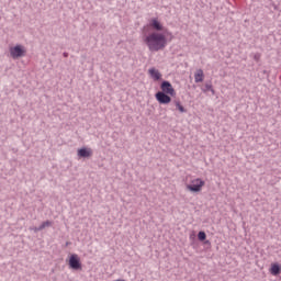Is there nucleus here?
Instances as JSON below:
<instances>
[{
	"label": "nucleus",
	"instance_id": "6e6552de",
	"mask_svg": "<svg viewBox=\"0 0 281 281\" xmlns=\"http://www.w3.org/2000/svg\"><path fill=\"white\" fill-rule=\"evenodd\" d=\"M91 155H93V150L91 148H87V147H82L80 149H78V157H91Z\"/></svg>",
	"mask_w": 281,
	"mask_h": 281
},
{
	"label": "nucleus",
	"instance_id": "0eeeda50",
	"mask_svg": "<svg viewBox=\"0 0 281 281\" xmlns=\"http://www.w3.org/2000/svg\"><path fill=\"white\" fill-rule=\"evenodd\" d=\"M149 25L156 32H164V24L157 18L151 19Z\"/></svg>",
	"mask_w": 281,
	"mask_h": 281
},
{
	"label": "nucleus",
	"instance_id": "2eb2a0df",
	"mask_svg": "<svg viewBox=\"0 0 281 281\" xmlns=\"http://www.w3.org/2000/svg\"><path fill=\"white\" fill-rule=\"evenodd\" d=\"M205 91H211L213 95L215 93L214 88H212V83H205Z\"/></svg>",
	"mask_w": 281,
	"mask_h": 281
},
{
	"label": "nucleus",
	"instance_id": "20e7f679",
	"mask_svg": "<svg viewBox=\"0 0 281 281\" xmlns=\"http://www.w3.org/2000/svg\"><path fill=\"white\" fill-rule=\"evenodd\" d=\"M160 89H161L160 93H167L168 95H171V97L177 94L170 81H162L160 85Z\"/></svg>",
	"mask_w": 281,
	"mask_h": 281
},
{
	"label": "nucleus",
	"instance_id": "39448f33",
	"mask_svg": "<svg viewBox=\"0 0 281 281\" xmlns=\"http://www.w3.org/2000/svg\"><path fill=\"white\" fill-rule=\"evenodd\" d=\"M10 56L13 58H22V56H25V48L22 45L11 47Z\"/></svg>",
	"mask_w": 281,
	"mask_h": 281
},
{
	"label": "nucleus",
	"instance_id": "dca6fc26",
	"mask_svg": "<svg viewBox=\"0 0 281 281\" xmlns=\"http://www.w3.org/2000/svg\"><path fill=\"white\" fill-rule=\"evenodd\" d=\"M254 60H256L258 63V60H260V54H255L254 55Z\"/></svg>",
	"mask_w": 281,
	"mask_h": 281
},
{
	"label": "nucleus",
	"instance_id": "f03ea898",
	"mask_svg": "<svg viewBox=\"0 0 281 281\" xmlns=\"http://www.w3.org/2000/svg\"><path fill=\"white\" fill-rule=\"evenodd\" d=\"M203 186H205V181L201 178H195L191 180L190 184H187V190H189V192H201Z\"/></svg>",
	"mask_w": 281,
	"mask_h": 281
},
{
	"label": "nucleus",
	"instance_id": "9b49d317",
	"mask_svg": "<svg viewBox=\"0 0 281 281\" xmlns=\"http://www.w3.org/2000/svg\"><path fill=\"white\" fill-rule=\"evenodd\" d=\"M203 69H198L196 72L194 74V80L195 82H203L204 78Z\"/></svg>",
	"mask_w": 281,
	"mask_h": 281
},
{
	"label": "nucleus",
	"instance_id": "9d476101",
	"mask_svg": "<svg viewBox=\"0 0 281 281\" xmlns=\"http://www.w3.org/2000/svg\"><path fill=\"white\" fill-rule=\"evenodd\" d=\"M270 273L272 276H280V273H281V266L278 265V263L272 265L271 269H270Z\"/></svg>",
	"mask_w": 281,
	"mask_h": 281
},
{
	"label": "nucleus",
	"instance_id": "f8f14e48",
	"mask_svg": "<svg viewBox=\"0 0 281 281\" xmlns=\"http://www.w3.org/2000/svg\"><path fill=\"white\" fill-rule=\"evenodd\" d=\"M173 104L176 105V108L178 109V111H180V113H187L188 111L186 110V108H183V105H181L180 101H173Z\"/></svg>",
	"mask_w": 281,
	"mask_h": 281
},
{
	"label": "nucleus",
	"instance_id": "1a4fd4ad",
	"mask_svg": "<svg viewBox=\"0 0 281 281\" xmlns=\"http://www.w3.org/2000/svg\"><path fill=\"white\" fill-rule=\"evenodd\" d=\"M148 74L153 80H161V72H159L156 68H149Z\"/></svg>",
	"mask_w": 281,
	"mask_h": 281
},
{
	"label": "nucleus",
	"instance_id": "ddd939ff",
	"mask_svg": "<svg viewBox=\"0 0 281 281\" xmlns=\"http://www.w3.org/2000/svg\"><path fill=\"white\" fill-rule=\"evenodd\" d=\"M45 227H52V222H50V221L43 222V223L38 226V229H41V232H43V229H45Z\"/></svg>",
	"mask_w": 281,
	"mask_h": 281
},
{
	"label": "nucleus",
	"instance_id": "423d86ee",
	"mask_svg": "<svg viewBox=\"0 0 281 281\" xmlns=\"http://www.w3.org/2000/svg\"><path fill=\"white\" fill-rule=\"evenodd\" d=\"M155 98L157 102H159V104H170V102H172V98H170V95H168V93L165 92L158 91L155 94Z\"/></svg>",
	"mask_w": 281,
	"mask_h": 281
},
{
	"label": "nucleus",
	"instance_id": "a211bd4d",
	"mask_svg": "<svg viewBox=\"0 0 281 281\" xmlns=\"http://www.w3.org/2000/svg\"><path fill=\"white\" fill-rule=\"evenodd\" d=\"M33 229V232H41V229H38V227H34V228H31Z\"/></svg>",
	"mask_w": 281,
	"mask_h": 281
},
{
	"label": "nucleus",
	"instance_id": "4468645a",
	"mask_svg": "<svg viewBox=\"0 0 281 281\" xmlns=\"http://www.w3.org/2000/svg\"><path fill=\"white\" fill-rule=\"evenodd\" d=\"M207 238V235L205 234V232L201 231L198 233V239L203 241Z\"/></svg>",
	"mask_w": 281,
	"mask_h": 281
},
{
	"label": "nucleus",
	"instance_id": "7ed1b4c3",
	"mask_svg": "<svg viewBox=\"0 0 281 281\" xmlns=\"http://www.w3.org/2000/svg\"><path fill=\"white\" fill-rule=\"evenodd\" d=\"M69 267L75 271H80V269H82V263L80 262V257H78V255L74 254L70 256Z\"/></svg>",
	"mask_w": 281,
	"mask_h": 281
},
{
	"label": "nucleus",
	"instance_id": "f257e3e1",
	"mask_svg": "<svg viewBox=\"0 0 281 281\" xmlns=\"http://www.w3.org/2000/svg\"><path fill=\"white\" fill-rule=\"evenodd\" d=\"M149 52H161L168 46V38L166 34L159 32H151L144 38Z\"/></svg>",
	"mask_w": 281,
	"mask_h": 281
},
{
	"label": "nucleus",
	"instance_id": "f3484780",
	"mask_svg": "<svg viewBox=\"0 0 281 281\" xmlns=\"http://www.w3.org/2000/svg\"><path fill=\"white\" fill-rule=\"evenodd\" d=\"M63 56H64V58H68L69 57V53H64Z\"/></svg>",
	"mask_w": 281,
	"mask_h": 281
}]
</instances>
